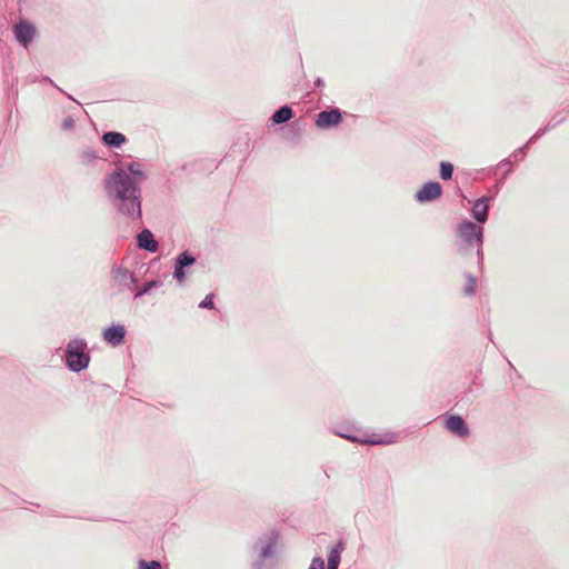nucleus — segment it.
<instances>
[{"instance_id": "0eeeda50", "label": "nucleus", "mask_w": 569, "mask_h": 569, "mask_svg": "<svg viewBox=\"0 0 569 569\" xmlns=\"http://www.w3.org/2000/svg\"><path fill=\"white\" fill-rule=\"evenodd\" d=\"M342 121V113L339 108L320 111L315 120L319 129H330L337 127Z\"/></svg>"}, {"instance_id": "412c9836", "label": "nucleus", "mask_w": 569, "mask_h": 569, "mask_svg": "<svg viewBox=\"0 0 569 569\" xmlns=\"http://www.w3.org/2000/svg\"><path fill=\"white\" fill-rule=\"evenodd\" d=\"M476 286H477V283H476L475 277L469 274L467 277V282H466L465 287H463L465 296H467V297L472 296L475 293V291H476Z\"/></svg>"}, {"instance_id": "39448f33", "label": "nucleus", "mask_w": 569, "mask_h": 569, "mask_svg": "<svg viewBox=\"0 0 569 569\" xmlns=\"http://www.w3.org/2000/svg\"><path fill=\"white\" fill-rule=\"evenodd\" d=\"M332 432L343 439H347L353 443L360 445H389L393 442V436L390 438H381L377 435L367 436L360 429L352 425H339L332 429Z\"/></svg>"}, {"instance_id": "f03ea898", "label": "nucleus", "mask_w": 569, "mask_h": 569, "mask_svg": "<svg viewBox=\"0 0 569 569\" xmlns=\"http://www.w3.org/2000/svg\"><path fill=\"white\" fill-rule=\"evenodd\" d=\"M63 361L71 372L86 370L91 361L87 340L80 337L71 339L66 346Z\"/></svg>"}, {"instance_id": "a878e982", "label": "nucleus", "mask_w": 569, "mask_h": 569, "mask_svg": "<svg viewBox=\"0 0 569 569\" xmlns=\"http://www.w3.org/2000/svg\"><path fill=\"white\" fill-rule=\"evenodd\" d=\"M315 86H316V87H319V88L323 87V86H325V81H323V79H322V78H320V77H318V78L316 79V81H315Z\"/></svg>"}, {"instance_id": "6ab92c4d", "label": "nucleus", "mask_w": 569, "mask_h": 569, "mask_svg": "<svg viewBox=\"0 0 569 569\" xmlns=\"http://www.w3.org/2000/svg\"><path fill=\"white\" fill-rule=\"evenodd\" d=\"M453 164L451 162H448V161H441L440 162V178L443 179V180H450L452 178V174H453Z\"/></svg>"}, {"instance_id": "7ed1b4c3", "label": "nucleus", "mask_w": 569, "mask_h": 569, "mask_svg": "<svg viewBox=\"0 0 569 569\" xmlns=\"http://www.w3.org/2000/svg\"><path fill=\"white\" fill-rule=\"evenodd\" d=\"M279 535L270 531L260 537L256 543L257 560L253 569H274L278 565Z\"/></svg>"}, {"instance_id": "dca6fc26", "label": "nucleus", "mask_w": 569, "mask_h": 569, "mask_svg": "<svg viewBox=\"0 0 569 569\" xmlns=\"http://www.w3.org/2000/svg\"><path fill=\"white\" fill-rule=\"evenodd\" d=\"M127 138L121 132L108 131L102 134V142L110 148H120Z\"/></svg>"}, {"instance_id": "a211bd4d", "label": "nucleus", "mask_w": 569, "mask_h": 569, "mask_svg": "<svg viewBox=\"0 0 569 569\" xmlns=\"http://www.w3.org/2000/svg\"><path fill=\"white\" fill-rule=\"evenodd\" d=\"M99 159L97 151L90 147L82 149L80 152V162L83 166H93Z\"/></svg>"}, {"instance_id": "6e6552de", "label": "nucleus", "mask_w": 569, "mask_h": 569, "mask_svg": "<svg viewBox=\"0 0 569 569\" xmlns=\"http://www.w3.org/2000/svg\"><path fill=\"white\" fill-rule=\"evenodd\" d=\"M442 194V187L437 181L426 182L415 194V199L419 203L431 202Z\"/></svg>"}, {"instance_id": "f3484780", "label": "nucleus", "mask_w": 569, "mask_h": 569, "mask_svg": "<svg viewBox=\"0 0 569 569\" xmlns=\"http://www.w3.org/2000/svg\"><path fill=\"white\" fill-rule=\"evenodd\" d=\"M293 118V110L289 106H282L271 116L272 124H282Z\"/></svg>"}, {"instance_id": "4be33fe9", "label": "nucleus", "mask_w": 569, "mask_h": 569, "mask_svg": "<svg viewBox=\"0 0 569 569\" xmlns=\"http://www.w3.org/2000/svg\"><path fill=\"white\" fill-rule=\"evenodd\" d=\"M214 295H207L203 300L199 303V308L201 309H213L214 308Z\"/></svg>"}, {"instance_id": "bb28decb", "label": "nucleus", "mask_w": 569, "mask_h": 569, "mask_svg": "<svg viewBox=\"0 0 569 569\" xmlns=\"http://www.w3.org/2000/svg\"><path fill=\"white\" fill-rule=\"evenodd\" d=\"M58 89L63 93V91H62L60 88H58ZM64 94H66L69 99L74 100V99L72 98V96L68 94L67 92H64Z\"/></svg>"}, {"instance_id": "1a4fd4ad", "label": "nucleus", "mask_w": 569, "mask_h": 569, "mask_svg": "<svg viewBox=\"0 0 569 569\" xmlns=\"http://www.w3.org/2000/svg\"><path fill=\"white\" fill-rule=\"evenodd\" d=\"M13 33L16 40L24 48H28V46L31 43V41L34 38L36 29L33 24H31L28 21H19L14 28Z\"/></svg>"}, {"instance_id": "ddd939ff", "label": "nucleus", "mask_w": 569, "mask_h": 569, "mask_svg": "<svg viewBox=\"0 0 569 569\" xmlns=\"http://www.w3.org/2000/svg\"><path fill=\"white\" fill-rule=\"evenodd\" d=\"M102 337L108 343L119 346L124 340L126 328L122 325H113L103 330Z\"/></svg>"}, {"instance_id": "2eb2a0df", "label": "nucleus", "mask_w": 569, "mask_h": 569, "mask_svg": "<svg viewBox=\"0 0 569 569\" xmlns=\"http://www.w3.org/2000/svg\"><path fill=\"white\" fill-rule=\"evenodd\" d=\"M488 210V199L486 197H482L473 203L471 214L478 223H483L487 221Z\"/></svg>"}, {"instance_id": "423d86ee", "label": "nucleus", "mask_w": 569, "mask_h": 569, "mask_svg": "<svg viewBox=\"0 0 569 569\" xmlns=\"http://www.w3.org/2000/svg\"><path fill=\"white\" fill-rule=\"evenodd\" d=\"M196 261V257L189 250L179 253L174 260L173 278L182 283L187 277L186 269L193 266Z\"/></svg>"}, {"instance_id": "f257e3e1", "label": "nucleus", "mask_w": 569, "mask_h": 569, "mask_svg": "<svg viewBox=\"0 0 569 569\" xmlns=\"http://www.w3.org/2000/svg\"><path fill=\"white\" fill-rule=\"evenodd\" d=\"M148 176L138 161L117 167L104 176L103 189L110 204L131 221H140L142 217L141 184Z\"/></svg>"}, {"instance_id": "20e7f679", "label": "nucleus", "mask_w": 569, "mask_h": 569, "mask_svg": "<svg viewBox=\"0 0 569 569\" xmlns=\"http://www.w3.org/2000/svg\"><path fill=\"white\" fill-rule=\"evenodd\" d=\"M482 227L472 221L466 220L458 224L457 236L459 238V252L466 254L469 250H477L480 258L482 244Z\"/></svg>"}, {"instance_id": "aec40b11", "label": "nucleus", "mask_w": 569, "mask_h": 569, "mask_svg": "<svg viewBox=\"0 0 569 569\" xmlns=\"http://www.w3.org/2000/svg\"><path fill=\"white\" fill-rule=\"evenodd\" d=\"M162 286V281L159 279L151 280L150 282L146 283L136 295L134 298H140L144 295H147L149 291H151L154 288H159Z\"/></svg>"}, {"instance_id": "9d476101", "label": "nucleus", "mask_w": 569, "mask_h": 569, "mask_svg": "<svg viewBox=\"0 0 569 569\" xmlns=\"http://www.w3.org/2000/svg\"><path fill=\"white\" fill-rule=\"evenodd\" d=\"M113 284L121 289H131L136 282L134 274L122 266L112 269Z\"/></svg>"}, {"instance_id": "9b49d317", "label": "nucleus", "mask_w": 569, "mask_h": 569, "mask_svg": "<svg viewBox=\"0 0 569 569\" xmlns=\"http://www.w3.org/2000/svg\"><path fill=\"white\" fill-rule=\"evenodd\" d=\"M446 428L460 438H466L470 435V430L465 420L458 415H451L447 418Z\"/></svg>"}, {"instance_id": "5701e85b", "label": "nucleus", "mask_w": 569, "mask_h": 569, "mask_svg": "<svg viewBox=\"0 0 569 569\" xmlns=\"http://www.w3.org/2000/svg\"><path fill=\"white\" fill-rule=\"evenodd\" d=\"M139 569H161V563L158 560H140L139 561Z\"/></svg>"}, {"instance_id": "393cba45", "label": "nucleus", "mask_w": 569, "mask_h": 569, "mask_svg": "<svg viewBox=\"0 0 569 569\" xmlns=\"http://www.w3.org/2000/svg\"><path fill=\"white\" fill-rule=\"evenodd\" d=\"M309 569H325V560L320 557H315Z\"/></svg>"}, {"instance_id": "b1692460", "label": "nucleus", "mask_w": 569, "mask_h": 569, "mask_svg": "<svg viewBox=\"0 0 569 569\" xmlns=\"http://www.w3.org/2000/svg\"><path fill=\"white\" fill-rule=\"evenodd\" d=\"M76 127V121L72 116L66 117L61 122V129L63 131H72Z\"/></svg>"}, {"instance_id": "4468645a", "label": "nucleus", "mask_w": 569, "mask_h": 569, "mask_svg": "<svg viewBox=\"0 0 569 569\" xmlns=\"http://www.w3.org/2000/svg\"><path fill=\"white\" fill-rule=\"evenodd\" d=\"M346 550L345 540L340 539L336 545L329 548L328 552V569H339L341 561V553Z\"/></svg>"}, {"instance_id": "cd10ccee", "label": "nucleus", "mask_w": 569, "mask_h": 569, "mask_svg": "<svg viewBox=\"0 0 569 569\" xmlns=\"http://www.w3.org/2000/svg\"><path fill=\"white\" fill-rule=\"evenodd\" d=\"M489 339L493 342V340H492V333H491V332H490V335H489Z\"/></svg>"}, {"instance_id": "f8f14e48", "label": "nucleus", "mask_w": 569, "mask_h": 569, "mask_svg": "<svg viewBox=\"0 0 569 569\" xmlns=\"http://www.w3.org/2000/svg\"><path fill=\"white\" fill-rule=\"evenodd\" d=\"M137 244L140 249H143L150 253H156L159 249V243L149 229H143L138 233Z\"/></svg>"}]
</instances>
